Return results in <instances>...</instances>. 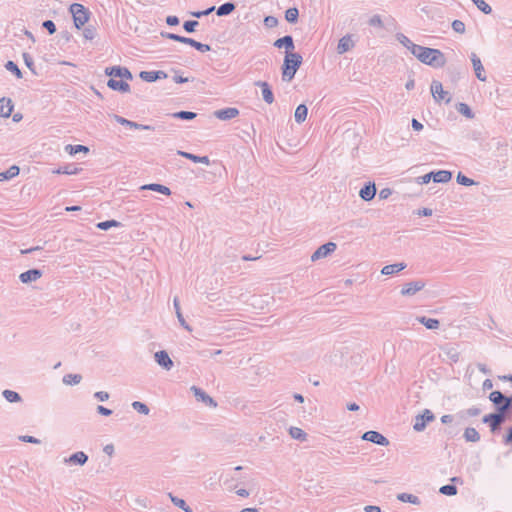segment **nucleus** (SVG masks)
I'll return each mask as SVG.
<instances>
[{
	"label": "nucleus",
	"mask_w": 512,
	"mask_h": 512,
	"mask_svg": "<svg viewBox=\"0 0 512 512\" xmlns=\"http://www.w3.org/2000/svg\"><path fill=\"white\" fill-rule=\"evenodd\" d=\"M411 53L423 64L432 68H441L446 64V58L442 51L435 48L416 45Z\"/></svg>",
	"instance_id": "f257e3e1"
},
{
	"label": "nucleus",
	"mask_w": 512,
	"mask_h": 512,
	"mask_svg": "<svg viewBox=\"0 0 512 512\" xmlns=\"http://www.w3.org/2000/svg\"><path fill=\"white\" fill-rule=\"evenodd\" d=\"M303 57L298 52L287 53L284 56L282 70V80L290 82L302 65Z\"/></svg>",
	"instance_id": "f03ea898"
},
{
	"label": "nucleus",
	"mask_w": 512,
	"mask_h": 512,
	"mask_svg": "<svg viewBox=\"0 0 512 512\" xmlns=\"http://www.w3.org/2000/svg\"><path fill=\"white\" fill-rule=\"evenodd\" d=\"M489 400L494 404L496 412L501 418L506 420L508 414L512 412V396H506L501 391L495 390L489 394Z\"/></svg>",
	"instance_id": "7ed1b4c3"
},
{
	"label": "nucleus",
	"mask_w": 512,
	"mask_h": 512,
	"mask_svg": "<svg viewBox=\"0 0 512 512\" xmlns=\"http://www.w3.org/2000/svg\"><path fill=\"white\" fill-rule=\"evenodd\" d=\"M69 10L73 16L74 25L77 29H80L88 22L90 12L82 4L73 3L70 5Z\"/></svg>",
	"instance_id": "20e7f679"
},
{
	"label": "nucleus",
	"mask_w": 512,
	"mask_h": 512,
	"mask_svg": "<svg viewBox=\"0 0 512 512\" xmlns=\"http://www.w3.org/2000/svg\"><path fill=\"white\" fill-rule=\"evenodd\" d=\"M452 173L448 170L431 171L418 177V183L428 184L431 180L435 183H447L451 180Z\"/></svg>",
	"instance_id": "39448f33"
},
{
	"label": "nucleus",
	"mask_w": 512,
	"mask_h": 512,
	"mask_svg": "<svg viewBox=\"0 0 512 512\" xmlns=\"http://www.w3.org/2000/svg\"><path fill=\"white\" fill-rule=\"evenodd\" d=\"M432 96L436 102L445 101L446 104L450 103L452 97L448 91L443 89L441 82L433 80L430 87Z\"/></svg>",
	"instance_id": "423d86ee"
},
{
	"label": "nucleus",
	"mask_w": 512,
	"mask_h": 512,
	"mask_svg": "<svg viewBox=\"0 0 512 512\" xmlns=\"http://www.w3.org/2000/svg\"><path fill=\"white\" fill-rule=\"evenodd\" d=\"M435 419L433 412L429 409H425L422 414L416 415L414 419L413 429L417 432L423 431L427 424Z\"/></svg>",
	"instance_id": "0eeeda50"
},
{
	"label": "nucleus",
	"mask_w": 512,
	"mask_h": 512,
	"mask_svg": "<svg viewBox=\"0 0 512 512\" xmlns=\"http://www.w3.org/2000/svg\"><path fill=\"white\" fill-rule=\"evenodd\" d=\"M105 74L110 78H120L121 80H132L133 75L127 67L111 66L106 67Z\"/></svg>",
	"instance_id": "6e6552de"
},
{
	"label": "nucleus",
	"mask_w": 512,
	"mask_h": 512,
	"mask_svg": "<svg viewBox=\"0 0 512 512\" xmlns=\"http://www.w3.org/2000/svg\"><path fill=\"white\" fill-rule=\"evenodd\" d=\"M482 422L490 427L492 433H498L501 429L502 423L505 422L500 414H487L482 418Z\"/></svg>",
	"instance_id": "1a4fd4ad"
},
{
	"label": "nucleus",
	"mask_w": 512,
	"mask_h": 512,
	"mask_svg": "<svg viewBox=\"0 0 512 512\" xmlns=\"http://www.w3.org/2000/svg\"><path fill=\"white\" fill-rule=\"evenodd\" d=\"M336 248H337L336 243L331 242V241L327 242V243L321 245L320 247H318V249L312 254L311 260L317 261L321 258L327 257L328 255L333 253L336 250Z\"/></svg>",
	"instance_id": "9d476101"
},
{
	"label": "nucleus",
	"mask_w": 512,
	"mask_h": 512,
	"mask_svg": "<svg viewBox=\"0 0 512 512\" xmlns=\"http://www.w3.org/2000/svg\"><path fill=\"white\" fill-rule=\"evenodd\" d=\"M362 439L380 446L389 445V440L378 431L370 430L362 435Z\"/></svg>",
	"instance_id": "9b49d317"
},
{
	"label": "nucleus",
	"mask_w": 512,
	"mask_h": 512,
	"mask_svg": "<svg viewBox=\"0 0 512 512\" xmlns=\"http://www.w3.org/2000/svg\"><path fill=\"white\" fill-rule=\"evenodd\" d=\"M425 287V283L422 280H416L403 285L401 294L403 296H413Z\"/></svg>",
	"instance_id": "f8f14e48"
},
{
	"label": "nucleus",
	"mask_w": 512,
	"mask_h": 512,
	"mask_svg": "<svg viewBox=\"0 0 512 512\" xmlns=\"http://www.w3.org/2000/svg\"><path fill=\"white\" fill-rule=\"evenodd\" d=\"M154 359L159 366L168 371L171 370L174 365L172 359L165 350L157 351L154 354Z\"/></svg>",
	"instance_id": "ddd939ff"
},
{
	"label": "nucleus",
	"mask_w": 512,
	"mask_h": 512,
	"mask_svg": "<svg viewBox=\"0 0 512 512\" xmlns=\"http://www.w3.org/2000/svg\"><path fill=\"white\" fill-rule=\"evenodd\" d=\"M114 120L117 123H119V124H121L123 126L129 127L131 129H136V130H154L153 126L145 125V124H140V123L128 120V119H126V118H124L122 116H119V115H114Z\"/></svg>",
	"instance_id": "4468645a"
},
{
	"label": "nucleus",
	"mask_w": 512,
	"mask_h": 512,
	"mask_svg": "<svg viewBox=\"0 0 512 512\" xmlns=\"http://www.w3.org/2000/svg\"><path fill=\"white\" fill-rule=\"evenodd\" d=\"M273 46L279 49L285 48V55L287 53L293 52L295 48L294 40L291 35H285L281 38H278L277 40L274 41Z\"/></svg>",
	"instance_id": "2eb2a0df"
},
{
	"label": "nucleus",
	"mask_w": 512,
	"mask_h": 512,
	"mask_svg": "<svg viewBox=\"0 0 512 512\" xmlns=\"http://www.w3.org/2000/svg\"><path fill=\"white\" fill-rule=\"evenodd\" d=\"M89 457L83 451H78L71 454L68 458L64 459V462L69 465H79L83 466L87 463Z\"/></svg>",
	"instance_id": "dca6fc26"
},
{
	"label": "nucleus",
	"mask_w": 512,
	"mask_h": 512,
	"mask_svg": "<svg viewBox=\"0 0 512 512\" xmlns=\"http://www.w3.org/2000/svg\"><path fill=\"white\" fill-rule=\"evenodd\" d=\"M42 271L40 269H29L19 275V279L24 284H29L31 282L37 281L42 277Z\"/></svg>",
	"instance_id": "f3484780"
},
{
	"label": "nucleus",
	"mask_w": 512,
	"mask_h": 512,
	"mask_svg": "<svg viewBox=\"0 0 512 512\" xmlns=\"http://www.w3.org/2000/svg\"><path fill=\"white\" fill-rule=\"evenodd\" d=\"M255 85L261 89L263 100L267 104H272L274 102V94L269 83L266 81H257Z\"/></svg>",
	"instance_id": "a211bd4d"
},
{
	"label": "nucleus",
	"mask_w": 512,
	"mask_h": 512,
	"mask_svg": "<svg viewBox=\"0 0 512 512\" xmlns=\"http://www.w3.org/2000/svg\"><path fill=\"white\" fill-rule=\"evenodd\" d=\"M140 78L146 82H155L160 79L167 78V73L162 70L157 71H141L139 74Z\"/></svg>",
	"instance_id": "6ab92c4d"
},
{
	"label": "nucleus",
	"mask_w": 512,
	"mask_h": 512,
	"mask_svg": "<svg viewBox=\"0 0 512 512\" xmlns=\"http://www.w3.org/2000/svg\"><path fill=\"white\" fill-rule=\"evenodd\" d=\"M470 59L477 79H479L480 81H486L487 77L480 58L475 53H471Z\"/></svg>",
	"instance_id": "aec40b11"
},
{
	"label": "nucleus",
	"mask_w": 512,
	"mask_h": 512,
	"mask_svg": "<svg viewBox=\"0 0 512 512\" xmlns=\"http://www.w3.org/2000/svg\"><path fill=\"white\" fill-rule=\"evenodd\" d=\"M239 115V110L234 107H227L224 109H219L214 112V116L219 120H230Z\"/></svg>",
	"instance_id": "412c9836"
},
{
	"label": "nucleus",
	"mask_w": 512,
	"mask_h": 512,
	"mask_svg": "<svg viewBox=\"0 0 512 512\" xmlns=\"http://www.w3.org/2000/svg\"><path fill=\"white\" fill-rule=\"evenodd\" d=\"M107 86L113 91H118L121 93H127L130 91V85L125 80H116L114 78H110L107 81Z\"/></svg>",
	"instance_id": "4be33fe9"
},
{
	"label": "nucleus",
	"mask_w": 512,
	"mask_h": 512,
	"mask_svg": "<svg viewBox=\"0 0 512 512\" xmlns=\"http://www.w3.org/2000/svg\"><path fill=\"white\" fill-rule=\"evenodd\" d=\"M191 390L194 392V396L197 398V400L204 402L206 405L211 407H216L217 403L215 400L210 397L205 391H203L201 388H198L196 386H192Z\"/></svg>",
	"instance_id": "5701e85b"
},
{
	"label": "nucleus",
	"mask_w": 512,
	"mask_h": 512,
	"mask_svg": "<svg viewBox=\"0 0 512 512\" xmlns=\"http://www.w3.org/2000/svg\"><path fill=\"white\" fill-rule=\"evenodd\" d=\"M376 195V186L374 183H366L359 191V196L364 201H371Z\"/></svg>",
	"instance_id": "b1692460"
},
{
	"label": "nucleus",
	"mask_w": 512,
	"mask_h": 512,
	"mask_svg": "<svg viewBox=\"0 0 512 512\" xmlns=\"http://www.w3.org/2000/svg\"><path fill=\"white\" fill-rule=\"evenodd\" d=\"M354 45H355V43L352 39V36L347 34L339 40L338 45H337V52L339 54H344V53L348 52L350 49H352L354 47Z\"/></svg>",
	"instance_id": "393cba45"
},
{
	"label": "nucleus",
	"mask_w": 512,
	"mask_h": 512,
	"mask_svg": "<svg viewBox=\"0 0 512 512\" xmlns=\"http://www.w3.org/2000/svg\"><path fill=\"white\" fill-rule=\"evenodd\" d=\"M14 104L10 98L2 97L0 99V117L8 118L11 116Z\"/></svg>",
	"instance_id": "a878e982"
},
{
	"label": "nucleus",
	"mask_w": 512,
	"mask_h": 512,
	"mask_svg": "<svg viewBox=\"0 0 512 512\" xmlns=\"http://www.w3.org/2000/svg\"><path fill=\"white\" fill-rule=\"evenodd\" d=\"M140 189L141 190H151V191L158 192V193H161L166 196L171 195L170 188L165 185L159 184V183L145 184V185L141 186Z\"/></svg>",
	"instance_id": "bb28decb"
},
{
	"label": "nucleus",
	"mask_w": 512,
	"mask_h": 512,
	"mask_svg": "<svg viewBox=\"0 0 512 512\" xmlns=\"http://www.w3.org/2000/svg\"><path fill=\"white\" fill-rule=\"evenodd\" d=\"M177 153H178V155H180L186 159H189L190 161H192L194 163H202V164H206V165L210 164V160H209L208 156H198V155H195V154H192L189 152H185V151H180V150Z\"/></svg>",
	"instance_id": "cd10ccee"
},
{
	"label": "nucleus",
	"mask_w": 512,
	"mask_h": 512,
	"mask_svg": "<svg viewBox=\"0 0 512 512\" xmlns=\"http://www.w3.org/2000/svg\"><path fill=\"white\" fill-rule=\"evenodd\" d=\"M236 9V4L234 2H225L221 4L219 7L215 8L216 14L220 17L227 16L231 14Z\"/></svg>",
	"instance_id": "c85d7f7f"
},
{
	"label": "nucleus",
	"mask_w": 512,
	"mask_h": 512,
	"mask_svg": "<svg viewBox=\"0 0 512 512\" xmlns=\"http://www.w3.org/2000/svg\"><path fill=\"white\" fill-rule=\"evenodd\" d=\"M406 266L407 265L405 263H395L386 265L382 268L381 273L383 275H393L405 269Z\"/></svg>",
	"instance_id": "c756f323"
},
{
	"label": "nucleus",
	"mask_w": 512,
	"mask_h": 512,
	"mask_svg": "<svg viewBox=\"0 0 512 512\" xmlns=\"http://www.w3.org/2000/svg\"><path fill=\"white\" fill-rule=\"evenodd\" d=\"M81 169L76 167L74 164H66L64 166L58 167L53 173L56 174H65V175H76L79 173Z\"/></svg>",
	"instance_id": "7c9ffc66"
},
{
	"label": "nucleus",
	"mask_w": 512,
	"mask_h": 512,
	"mask_svg": "<svg viewBox=\"0 0 512 512\" xmlns=\"http://www.w3.org/2000/svg\"><path fill=\"white\" fill-rule=\"evenodd\" d=\"M397 499L404 503H411L413 505H420L421 500L418 496L410 493H400L397 495Z\"/></svg>",
	"instance_id": "2f4dec72"
},
{
	"label": "nucleus",
	"mask_w": 512,
	"mask_h": 512,
	"mask_svg": "<svg viewBox=\"0 0 512 512\" xmlns=\"http://www.w3.org/2000/svg\"><path fill=\"white\" fill-rule=\"evenodd\" d=\"M307 114H308L307 106L305 104L298 105L295 110V114H294L295 121L299 124L304 122L307 118Z\"/></svg>",
	"instance_id": "473e14b6"
},
{
	"label": "nucleus",
	"mask_w": 512,
	"mask_h": 512,
	"mask_svg": "<svg viewBox=\"0 0 512 512\" xmlns=\"http://www.w3.org/2000/svg\"><path fill=\"white\" fill-rule=\"evenodd\" d=\"M463 437L467 442H478L480 440L479 432L473 427H467L464 431Z\"/></svg>",
	"instance_id": "72a5a7b5"
},
{
	"label": "nucleus",
	"mask_w": 512,
	"mask_h": 512,
	"mask_svg": "<svg viewBox=\"0 0 512 512\" xmlns=\"http://www.w3.org/2000/svg\"><path fill=\"white\" fill-rule=\"evenodd\" d=\"M20 172L18 166L13 165L9 167L6 171L0 173V181L10 180L16 177Z\"/></svg>",
	"instance_id": "f704fd0d"
},
{
	"label": "nucleus",
	"mask_w": 512,
	"mask_h": 512,
	"mask_svg": "<svg viewBox=\"0 0 512 512\" xmlns=\"http://www.w3.org/2000/svg\"><path fill=\"white\" fill-rule=\"evenodd\" d=\"M418 321L424 325L427 329L434 330L437 329L440 325L438 319L435 318H427L425 316L418 317Z\"/></svg>",
	"instance_id": "c9c22d12"
},
{
	"label": "nucleus",
	"mask_w": 512,
	"mask_h": 512,
	"mask_svg": "<svg viewBox=\"0 0 512 512\" xmlns=\"http://www.w3.org/2000/svg\"><path fill=\"white\" fill-rule=\"evenodd\" d=\"M170 116L175 119L189 121V120L195 119L197 117V113L192 112V111L181 110V111L174 112V113L170 114Z\"/></svg>",
	"instance_id": "e433bc0d"
},
{
	"label": "nucleus",
	"mask_w": 512,
	"mask_h": 512,
	"mask_svg": "<svg viewBox=\"0 0 512 512\" xmlns=\"http://www.w3.org/2000/svg\"><path fill=\"white\" fill-rule=\"evenodd\" d=\"M161 36L165 37V38H168L170 40L176 41V42L187 44V45L190 44L191 39H192V38H189V37L181 36V35H178V34H175V33H170V32H162Z\"/></svg>",
	"instance_id": "4c0bfd02"
},
{
	"label": "nucleus",
	"mask_w": 512,
	"mask_h": 512,
	"mask_svg": "<svg viewBox=\"0 0 512 512\" xmlns=\"http://www.w3.org/2000/svg\"><path fill=\"white\" fill-rule=\"evenodd\" d=\"M456 110L458 113H460L461 115L465 116L468 119L474 118V113L472 109L466 103L459 102L458 104H456Z\"/></svg>",
	"instance_id": "58836bf2"
},
{
	"label": "nucleus",
	"mask_w": 512,
	"mask_h": 512,
	"mask_svg": "<svg viewBox=\"0 0 512 512\" xmlns=\"http://www.w3.org/2000/svg\"><path fill=\"white\" fill-rule=\"evenodd\" d=\"M169 497L172 501V503L177 506L178 508L182 509L185 512H192V508L187 505L184 499L178 498L177 496H174L172 493H169Z\"/></svg>",
	"instance_id": "ea45409f"
},
{
	"label": "nucleus",
	"mask_w": 512,
	"mask_h": 512,
	"mask_svg": "<svg viewBox=\"0 0 512 512\" xmlns=\"http://www.w3.org/2000/svg\"><path fill=\"white\" fill-rule=\"evenodd\" d=\"M173 305H174V308H175V312H176V315H177V318H178V321L179 323L181 324V326H183L185 329L187 330H191L190 326L186 323L182 313H181V309H180V304H179V300L177 298H174V301H173Z\"/></svg>",
	"instance_id": "a19ab883"
},
{
	"label": "nucleus",
	"mask_w": 512,
	"mask_h": 512,
	"mask_svg": "<svg viewBox=\"0 0 512 512\" xmlns=\"http://www.w3.org/2000/svg\"><path fill=\"white\" fill-rule=\"evenodd\" d=\"M65 150L70 154V155H75L77 153H80V152H83V153H88L89 152V147L85 146V145H81V144H77V145H67L65 147Z\"/></svg>",
	"instance_id": "79ce46f5"
},
{
	"label": "nucleus",
	"mask_w": 512,
	"mask_h": 512,
	"mask_svg": "<svg viewBox=\"0 0 512 512\" xmlns=\"http://www.w3.org/2000/svg\"><path fill=\"white\" fill-rule=\"evenodd\" d=\"M3 397L10 403H17L21 401V396L18 392L6 389L2 393Z\"/></svg>",
	"instance_id": "37998d69"
},
{
	"label": "nucleus",
	"mask_w": 512,
	"mask_h": 512,
	"mask_svg": "<svg viewBox=\"0 0 512 512\" xmlns=\"http://www.w3.org/2000/svg\"><path fill=\"white\" fill-rule=\"evenodd\" d=\"M299 17V10L296 7L288 8L285 11V19L289 23H296Z\"/></svg>",
	"instance_id": "c03bdc74"
},
{
	"label": "nucleus",
	"mask_w": 512,
	"mask_h": 512,
	"mask_svg": "<svg viewBox=\"0 0 512 512\" xmlns=\"http://www.w3.org/2000/svg\"><path fill=\"white\" fill-rule=\"evenodd\" d=\"M82 376L80 374H66L62 381L66 385H77L81 382Z\"/></svg>",
	"instance_id": "a18cd8bd"
},
{
	"label": "nucleus",
	"mask_w": 512,
	"mask_h": 512,
	"mask_svg": "<svg viewBox=\"0 0 512 512\" xmlns=\"http://www.w3.org/2000/svg\"><path fill=\"white\" fill-rule=\"evenodd\" d=\"M120 226H121V223L114 219L102 221V222H99L96 224V227L98 229L104 230V231H107L112 227H120Z\"/></svg>",
	"instance_id": "49530a36"
},
{
	"label": "nucleus",
	"mask_w": 512,
	"mask_h": 512,
	"mask_svg": "<svg viewBox=\"0 0 512 512\" xmlns=\"http://www.w3.org/2000/svg\"><path fill=\"white\" fill-rule=\"evenodd\" d=\"M397 40L406 47L410 52L413 50V47H415L417 44L413 43L406 35L403 33H397L396 35Z\"/></svg>",
	"instance_id": "de8ad7c7"
},
{
	"label": "nucleus",
	"mask_w": 512,
	"mask_h": 512,
	"mask_svg": "<svg viewBox=\"0 0 512 512\" xmlns=\"http://www.w3.org/2000/svg\"><path fill=\"white\" fill-rule=\"evenodd\" d=\"M289 434L293 439L304 441L307 437V434L298 427H291L289 429Z\"/></svg>",
	"instance_id": "09e8293b"
},
{
	"label": "nucleus",
	"mask_w": 512,
	"mask_h": 512,
	"mask_svg": "<svg viewBox=\"0 0 512 512\" xmlns=\"http://www.w3.org/2000/svg\"><path fill=\"white\" fill-rule=\"evenodd\" d=\"M5 68L9 72L14 74L16 76V78L21 79L23 77L21 70L19 69L18 65L15 62H13L11 60L7 61L5 64Z\"/></svg>",
	"instance_id": "8fccbe9b"
},
{
	"label": "nucleus",
	"mask_w": 512,
	"mask_h": 512,
	"mask_svg": "<svg viewBox=\"0 0 512 512\" xmlns=\"http://www.w3.org/2000/svg\"><path fill=\"white\" fill-rule=\"evenodd\" d=\"M439 492L446 496H454L458 490L454 484H446L440 487Z\"/></svg>",
	"instance_id": "3c124183"
},
{
	"label": "nucleus",
	"mask_w": 512,
	"mask_h": 512,
	"mask_svg": "<svg viewBox=\"0 0 512 512\" xmlns=\"http://www.w3.org/2000/svg\"><path fill=\"white\" fill-rule=\"evenodd\" d=\"M456 181H457L458 184L463 185V186H467V187L476 184V182L473 179L467 177L462 172H458L457 177H456Z\"/></svg>",
	"instance_id": "603ef678"
},
{
	"label": "nucleus",
	"mask_w": 512,
	"mask_h": 512,
	"mask_svg": "<svg viewBox=\"0 0 512 512\" xmlns=\"http://www.w3.org/2000/svg\"><path fill=\"white\" fill-rule=\"evenodd\" d=\"M131 406L135 411H137L140 414H143V415L149 414V411H150L149 407L143 402L134 401V402H132Z\"/></svg>",
	"instance_id": "864d4df0"
},
{
	"label": "nucleus",
	"mask_w": 512,
	"mask_h": 512,
	"mask_svg": "<svg viewBox=\"0 0 512 512\" xmlns=\"http://www.w3.org/2000/svg\"><path fill=\"white\" fill-rule=\"evenodd\" d=\"M477 8L482 11L484 14H491L492 8L491 6L485 2V0H471Z\"/></svg>",
	"instance_id": "5fc2aeb1"
},
{
	"label": "nucleus",
	"mask_w": 512,
	"mask_h": 512,
	"mask_svg": "<svg viewBox=\"0 0 512 512\" xmlns=\"http://www.w3.org/2000/svg\"><path fill=\"white\" fill-rule=\"evenodd\" d=\"M189 45L191 47L195 48L196 50H198L199 52H202V53L211 51V46L210 45L198 42V41L194 40L193 38L191 39V42H190Z\"/></svg>",
	"instance_id": "6e6d98bb"
},
{
	"label": "nucleus",
	"mask_w": 512,
	"mask_h": 512,
	"mask_svg": "<svg viewBox=\"0 0 512 512\" xmlns=\"http://www.w3.org/2000/svg\"><path fill=\"white\" fill-rule=\"evenodd\" d=\"M22 57H23V60H24V63L25 65L27 66V68L34 74V75H37V72H36V69H35V66H34V61H33V58L32 56L27 53V52H24L22 54Z\"/></svg>",
	"instance_id": "4d7b16f0"
},
{
	"label": "nucleus",
	"mask_w": 512,
	"mask_h": 512,
	"mask_svg": "<svg viewBox=\"0 0 512 512\" xmlns=\"http://www.w3.org/2000/svg\"><path fill=\"white\" fill-rule=\"evenodd\" d=\"M198 25L199 22L196 20H187L183 23V28L187 33H192Z\"/></svg>",
	"instance_id": "13d9d810"
},
{
	"label": "nucleus",
	"mask_w": 512,
	"mask_h": 512,
	"mask_svg": "<svg viewBox=\"0 0 512 512\" xmlns=\"http://www.w3.org/2000/svg\"><path fill=\"white\" fill-rule=\"evenodd\" d=\"M451 26L456 33L463 34L465 32V24L461 20H454Z\"/></svg>",
	"instance_id": "bf43d9fd"
},
{
	"label": "nucleus",
	"mask_w": 512,
	"mask_h": 512,
	"mask_svg": "<svg viewBox=\"0 0 512 512\" xmlns=\"http://www.w3.org/2000/svg\"><path fill=\"white\" fill-rule=\"evenodd\" d=\"M454 416H455V422L458 425L464 423L468 419L465 409L459 410L457 413L454 414Z\"/></svg>",
	"instance_id": "052dcab7"
},
{
	"label": "nucleus",
	"mask_w": 512,
	"mask_h": 512,
	"mask_svg": "<svg viewBox=\"0 0 512 512\" xmlns=\"http://www.w3.org/2000/svg\"><path fill=\"white\" fill-rule=\"evenodd\" d=\"M42 27L46 29L50 35L56 32V25L52 20H45L42 23Z\"/></svg>",
	"instance_id": "680f3d73"
},
{
	"label": "nucleus",
	"mask_w": 512,
	"mask_h": 512,
	"mask_svg": "<svg viewBox=\"0 0 512 512\" xmlns=\"http://www.w3.org/2000/svg\"><path fill=\"white\" fill-rule=\"evenodd\" d=\"M263 22L267 28H274L278 25V19L274 16H266Z\"/></svg>",
	"instance_id": "e2e57ef3"
},
{
	"label": "nucleus",
	"mask_w": 512,
	"mask_h": 512,
	"mask_svg": "<svg viewBox=\"0 0 512 512\" xmlns=\"http://www.w3.org/2000/svg\"><path fill=\"white\" fill-rule=\"evenodd\" d=\"M83 35L86 39L92 40L96 35V29L92 26H88L84 29Z\"/></svg>",
	"instance_id": "0e129e2a"
},
{
	"label": "nucleus",
	"mask_w": 512,
	"mask_h": 512,
	"mask_svg": "<svg viewBox=\"0 0 512 512\" xmlns=\"http://www.w3.org/2000/svg\"><path fill=\"white\" fill-rule=\"evenodd\" d=\"M19 440L26 443L39 444L40 440L34 436L22 435L19 436Z\"/></svg>",
	"instance_id": "69168bd1"
},
{
	"label": "nucleus",
	"mask_w": 512,
	"mask_h": 512,
	"mask_svg": "<svg viewBox=\"0 0 512 512\" xmlns=\"http://www.w3.org/2000/svg\"><path fill=\"white\" fill-rule=\"evenodd\" d=\"M466 411V415L469 417H476L478 415H480L481 413V409L479 407H476V406H472L470 408H467L465 409Z\"/></svg>",
	"instance_id": "338daca9"
},
{
	"label": "nucleus",
	"mask_w": 512,
	"mask_h": 512,
	"mask_svg": "<svg viewBox=\"0 0 512 512\" xmlns=\"http://www.w3.org/2000/svg\"><path fill=\"white\" fill-rule=\"evenodd\" d=\"M504 444L512 445V426L507 429V433L503 439Z\"/></svg>",
	"instance_id": "774afa93"
}]
</instances>
